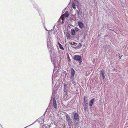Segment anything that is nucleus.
<instances>
[{
    "label": "nucleus",
    "mask_w": 128,
    "mask_h": 128,
    "mask_svg": "<svg viewBox=\"0 0 128 128\" xmlns=\"http://www.w3.org/2000/svg\"><path fill=\"white\" fill-rule=\"evenodd\" d=\"M74 76L71 75L70 77V79L71 80H74Z\"/></svg>",
    "instance_id": "obj_18"
},
{
    "label": "nucleus",
    "mask_w": 128,
    "mask_h": 128,
    "mask_svg": "<svg viewBox=\"0 0 128 128\" xmlns=\"http://www.w3.org/2000/svg\"><path fill=\"white\" fill-rule=\"evenodd\" d=\"M78 24L79 27L81 28H82L84 27V26L83 23L80 21H78Z\"/></svg>",
    "instance_id": "obj_4"
},
{
    "label": "nucleus",
    "mask_w": 128,
    "mask_h": 128,
    "mask_svg": "<svg viewBox=\"0 0 128 128\" xmlns=\"http://www.w3.org/2000/svg\"><path fill=\"white\" fill-rule=\"evenodd\" d=\"M70 81L72 82L73 84H74V83L75 82H74V80H70Z\"/></svg>",
    "instance_id": "obj_20"
},
{
    "label": "nucleus",
    "mask_w": 128,
    "mask_h": 128,
    "mask_svg": "<svg viewBox=\"0 0 128 128\" xmlns=\"http://www.w3.org/2000/svg\"><path fill=\"white\" fill-rule=\"evenodd\" d=\"M86 98H87V97H86V96H84V102H86V101H85V99H86Z\"/></svg>",
    "instance_id": "obj_19"
},
{
    "label": "nucleus",
    "mask_w": 128,
    "mask_h": 128,
    "mask_svg": "<svg viewBox=\"0 0 128 128\" xmlns=\"http://www.w3.org/2000/svg\"><path fill=\"white\" fill-rule=\"evenodd\" d=\"M68 62H70V58L69 57H68Z\"/></svg>",
    "instance_id": "obj_21"
},
{
    "label": "nucleus",
    "mask_w": 128,
    "mask_h": 128,
    "mask_svg": "<svg viewBox=\"0 0 128 128\" xmlns=\"http://www.w3.org/2000/svg\"><path fill=\"white\" fill-rule=\"evenodd\" d=\"M72 114H73V116L74 119L79 121V117L78 114L77 113H74V112L72 113Z\"/></svg>",
    "instance_id": "obj_3"
},
{
    "label": "nucleus",
    "mask_w": 128,
    "mask_h": 128,
    "mask_svg": "<svg viewBox=\"0 0 128 128\" xmlns=\"http://www.w3.org/2000/svg\"><path fill=\"white\" fill-rule=\"evenodd\" d=\"M64 92H66V95L67 94V92H66V88L64 87Z\"/></svg>",
    "instance_id": "obj_16"
},
{
    "label": "nucleus",
    "mask_w": 128,
    "mask_h": 128,
    "mask_svg": "<svg viewBox=\"0 0 128 128\" xmlns=\"http://www.w3.org/2000/svg\"><path fill=\"white\" fill-rule=\"evenodd\" d=\"M72 47L74 48H75V47H74V46H72Z\"/></svg>",
    "instance_id": "obj_25"
},
{
    "label": "nucleus",
    "mask_w": 128,
    "mask_h": 128,
    "mask_svg": "<svg viewBox=\"0 0 128 128\" xmlns=\"http://www.w3.org/2000/svg\"><path fill=\"white\" fill-rule=\"evenodd\" d=\"M53 105L54 107L55 108H57V104L56 103V102L54 98L53 100Z\"/></svg>",
    "instance_id": "obj_8"
},
{
    "label": "nucleus",
    "mask_w": 128,
    "mask_h": 128,
    "mask_svg": "<svg viewBox=\"0 0 128 128\" xmlns=\"http://www.w3.org/2000/svg\"><path fill=\"white\" fill-rule=\"evenodd\" d=\"M122 57V56H118V57L120 59L121 58V57Z\"/></svg>",
    "instance_id": "obj_22"
},
{
    "label": "nucleus",
    "mask_w": 128,
    "mask_h": 128,
    "mask_svg": "<svg viewBox=\"0 0 128 128\" xmlns=\"http://www.w3.org/2000/svg\"><path fill=\"white\" fill-rule=\"evenodd\" d=\"M72 7L74 9L76 8L74 4L73 3L72 4Z\"/></svg>",
    "instance_id": "obj_15"
},
{
    "label": "nucleus",
    "mask_w": 128,
    "mask_h": 128,
    "mask_svg": "<svg viewBox=\"0 0 128 128\" xmlns=\"http://www.w3.org/2000/svg\"><path fill=\"white\" fill-rule=\"evenodd\" d=\"M94 100L95 99L93 98L91 99V100H90L89 102V106L90 107L92 106L93 104H94Z\"/></svg>",
    "instance_id": "obj_6"
},
{
    "label": "nucleus",
    "mask_w": 128,
    "mask_h": 128,
    "mask_svg": "<svg viewBox=\"0 0 128 128\" xmlns=\"http://www.w3.org/2000/svg\"><path fill=\"white\" fill-rule=\"evenodd\" d=\"M75 71L73 68L71 69V75L74 76L75 74Z\"/></svg>",
    "instance_id": "obj_11"
},
{
    "label": "nucleus",
    "mask_w": 128,
    "mask_h": 128,
    "mask_svg": "<svg viewBox=\"0 0 128 128\" xmlns=\"http://www.w3.org/2000/svg\"><path fill=\"white\" fill-rule=\"evenodd\" d=\"M70 38V36H67V38Z\"/></svg>",
    "instance_id": "obj_24"
},
{
    "label": "nucleus",
    "mask_w": 128,
    "mask_h": 128,
    "mask_svg": "<svg viewBox=\"0 0 128 128\" xmlns=\"http://www.w3.org/2000/svg\"><path fill=\"white\" fill-rule=\"evenodd\" d=\"M75 124H78V122H75Z\"/></svg>",
    "instance_id": "obj_23"
},
{
    "label": "nucleus",
    "mask_w": 128,
    "mask_h": 128,
    "mask_svg": "<svg viewBox=\"0 0 128 128\" xmlns=\"http://www.w3.org/2000/svg\"><path fill=\"white\" fill-rule=\"evenodd\" d=\"M105 72L104 71V69H102L101 70L100 72V74L102 76L103 79H104L105 77L104 76V74Z\"/></svg>",
    "instance_id": "obj_7"
},
{
    "label": "nucleus",
    "mask_w": 128,
    "mask_h": 128,
    "mask_svg": "<svg viewBox=\"0 0 128 128\" xmlns=\"http://www.w3.org/2000/svg\"><path fill=\"white\" fill-rule=\"evenodd\" d=\"M58 44L60 48L62 50H64V48L60 44L59 42H58Z\"/></svg>",
    "instance_id": "obj_12"
},
{
    "label": "nucleus",
    "mask_w": 128,
    "mask_h": 128,
    "mask_svg": "<svg viewBox=\"0 0 128 128\" xmlns=\"http://www.w3.org/2000/svg\"><path fill=\"white\" fill-rule=\"evenodd\" d=\"M69 16V14L68 11H66L65 13L62 15L60 17V18L59 20L60 19H61L62 20H64V18L68 17Z\"/></svg>",
    "instance_id": "obj_2"
},
{
    "label": "nucleus",
    "mask_w": 128,
    "mask_h": 128,
    "mask_svg": "<svg viewBox=\"0 0 128 128\" xmlns=\"http://www.w3.org/2000/svg\"><path fill=\"white\" fill-rule=\"evenodd\" d=\"M62 22L63 23V21H62Z\"/></svg>",
    "instance_id": "obj_27"
},
{
    "label": "nucleus",
    "mask_w": 128,
    "mask_h": 128,
    "mask_svg": "<svg viewBox=\"0 0 128 128\" xmlns=\"http://www.w3.org/2000/svg\"><path fill=\"white\" fill-rule=\"evenodd\" d=\"M84 104V111L85 112H86V110L88 109V103L87 102H86Z\"/></svg>",
    "instance_id": "obj_9"
},
{
    "label": "nucleus",
    "mask_w": 128,
    "mask_h": 128,
    "mask_svg": "<svg viewBox=\"0 0 128 128\" xmlns=\"http://www.w3.org/2000/svg\"><path fill=\"white\" fill-rule=\"evenodd\" d=\"M71 33L72 34L73 36L76 34V32L74 30V29H71Z\"/></svg>",
    "instance_id": "obj_10"
},
{
    "label": "nucleus",
    "mask_w": 128,
    "mask_h": 128,
    "mask_svg": "<svg viewBox=\"0 0 128 128\" xmlns=\"http://www.w3.org/2000/svg\"><path fill=\"white\" fill-rule=\"evenodd\" d=\"M82 46V44H81L79 43L77 46L76 47V48H78L81 47Z\"/></svg>",
    "instance_id": "obj_14"
},
{
    "label": "nucleus",
    "mask_w": 128,
    "mask_h": 128,
    "mask_svg": "<svg viewBox=\"0 0 128 128\" xmlns=\"http://www.w3.org/2000/svg\"><path fill=\"white\" fill-rule=\"evenodd\" d=\"M70 118L68 114L66 115V120L69 123V126L70 125Z\"/></svg>",
    "instance_id": "obj_5"
},
{
    "label": "nucleus",
    "mask_w": 128,
    "mask_h": 128,
    "mask_svg": "<svg viewBox=\"0 0 128 128\" xmlns=\"http://www.w3.org/2000/svg\"><path fill=\"white\" fill-rule=\"evenodd\" d=\"M71 44L72 45H74L75 46H76V45L77 44L75 42H73L71 43Z\"/></svg>",
    "instance_id": "obj_17"
},
{
    "label": "nucleus",
    "mask_w": 128,
    "mask_h": 128,
    "mask_svg": "<svg viewBox=\"0 0 128 128\" xmlns=\"http://www.w3.org/2000/svg\"><path fill=\"white\" fill-rule=\"evenodd\" d=\"M74 59L78 61L80 64L82 62L81 57L80 56L75 55L74 57Z\"/></svg>",
    "instance_id": "obj_1"
},
{
    "label": "nucleus",
    "mask_w": 128,
    "mask_h": 128,
    "mask_svg": "<svg viewBox=\"0 0 128 128\" xmlns=\"http://www.w3.org/2000/svg\"><path fill=\"white\" fill-rule=\"evenodd\" d=\"M66 86V84H65V85H64V86Z\"/></svg>",
    "instance_id": "obj_26"
},
{
    "label": "nucleus",
    "mask_w": 128,
    "mask_h": 128,
    "mask_svg": "<svg viewBox=\"0 0 128 128\" xmlns=\"http://www.w3.org/2000/svg\"><path fill=\"white\" fill-rule=\"evenodd\" d=\"M74 30L76 32L78 31V28L77 27H75L74 29Z\"/></svg>",
    "instance_id": "obj_13"
}]
</instances>
